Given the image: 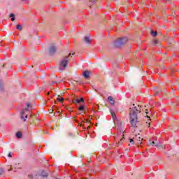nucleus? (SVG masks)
I'll return each instance as SVG.
<instances>
[{
  "instance_id": "16",
  "label": "nucleus",
  "mask_w": 179,
  "mask_h": 179,
  "mask_svg": "<svg viewBox=\"0 0 179 179\" xmlns=\"http://www.w3.org/2000/svg\"><path fill=\"white\" fill-rule=\"evenodd\" d=\"M79 111H84L85 110V106L83 105L80 106L78 108Z\"/></svg>"
},
{
  "instance_id": "5",
  "label": "nucleus",
  "mask_w": 179,
  "mask_h": 179,
  "mask_svg": "<svg viewBox=\"0 0 179 179\" xmlns=\"http://www.w3.org/2000/svg\"><path fill=\"white\" fill-rule=\"evenodd\" d=\"M115 141H116V142H118V145H122V143L124 142V141H125V138L124 137V133H118L115 137Z\"/></svg>"
},
{
  "instance_id": "20",
  "label": "nucleus",
  "mask_w": 179,
  "mask_h": 179,
  "mask_svg": "<svg viewBox=\"0 0 179 179\" xmlns=\"http://www.w3.org/2000/svg\"><path fill=\"white\" fill-rule=\"evenodd\" d=\"M16 29H17V30H22V25L17 24V27H16Z\"/></svg>"
},
{
  "instance_id": "27",
  "label": "nucleus",
  "mask_w": 179,
  "mask_h": 179,
  "mask_svg": "<svg viewBox=\"0 0 179 179\" xmlns=\"http://www.w3.org/2000/svg\"><path fill=\"white\" fill-rule=\"evenodd\" d=\"M151 145H152V146H154V145H155V141H152V142L151 143Z\"/></svg>"
},
{
  "instance_id": "15",
  "label": "nucleus",
  "mask_w": 179,
  "mask_h": 179,
  "mask_svg": "<svg viewBox=\"0 0 179 179\" xmlns=\"http://www.w3.org/2000/svg\"><path fill=\"white\" fill-rule=\"evenodd\" d=\"M150 34H152V36H153V37H156V36H157V31H151Z\"/></svg>"
},
{
  "instance_id": "3",
  "label": "nucleus",
  "mask_w": 179,
  "mask_h": 179,
  "mask_svg": "<svg viewBox=\"0 0 179 179\" xmlns=\"http://www.w3.org/2000/svg\"><path fill=\"white\" fill-rule=\"evenodd\" d=\"M29 107H30V103H26V108L21 111V120H22L23 122H26V118L29 117V114H30V110H29Z\"/></svg>"
},
{
  "instance_id": "19",
  "label": "nucleus",
  "mask_w": 179,
  "mask_h": 179,
  "mask_svg": "<svg viewBox=\"0 0 179 179\" xmlns=\"http://www.w3.org/2000/svg\"><path fill=\"white\" fill-rule=\"evenodd\" d=\"M129 142L131 145H135V141H134V137L132 138H129Z\"/></svg>"
},
{
  "instance_id": "8",
  "label": "nucleus",
  "mask_w": 179,
  "mask_h": 179,
  "mask_svg": "<svg viewBox=\"0 0 179 179\" xmlns=\"http://www.w3.org/2000/svg\"><path fill=\"white\" fill-rule=\"evenodd\" d=\"M108 101L111 104V106H114L115 104V101L114 100V98L113 96H108Z\"/></svg>"
},
{
  "instance_id": "4",
  "label": "nucleus",
  "mask_w": 179,
  "mask_h": 179,
  "mask_svg": "<svg viewBox=\"0 0 179 179\" xmlns=\"http://www.w3.org/2000/svg\"><path fill=\"white\" fill-rule=\"evenodd\" d=\"M127 41H128V38L125 37L117 38L115 41L114 46L115 48H120V47H121L122 45H124V44H127Z\"/></svg>"
},
{
  "instance_id": "24",
  "label": "nucleus",
  "mask_w": 179,
  "mask_h": 179,
  "mask_svg": "<svg viewBox=\"0 0 179 179\" xmlns=\"http://www.w3.org/2000/svg\"><path fill=\"white\" fill-rule=\"evenodd\" d=\"M90 2H92V3H94V2H97V0H89Z\"/></svg>"
},
{
  "instance_id": "13",
  "label": "nucleus",
  "mask_w": 179,
  "mask_h": 179,
  "mask_svg": "<svg viewBox=\"0 0 179 179\" xmlns=\"http://www.w3.org/2000/svg\"><path fill=\"white\" fill-rule=\"evenodd\" d=\"M145 127H147V128H150V119H149L146 122H145Z\"/></svg>"
},
{
  "instance_id": "22",
  "label": "nucleus",
  "mask_w": 179,
  "mask_h": 179,
  "mask_svg": "<svg viewBox=\"0 0 179 179\" xmlns=\"http://www.w3.org/2000/svg\"><path fill=\"white\" fill-rule=\"evenodd\" d=\"M159 43V41L158 40H154L153 41V43H154V45H156V44H157Z\"/></svg>"
},
{
  "instance_id": "9",
  "label": "nucleus",
  "mask_w": 179,
  "mask_h": 179,
  "mask_svg": "<svg viewBox=\"0 0 179 179\" xmlns=\"http://www.w3.org/2000/svg\"><path fill=\"white\" fill-rule=\"evenodd\" d=\"M73 103H85V99L81 97L80 99H73Z\"/></svg>"
},
{
  "instance_id": "17",
  "label": "nucleus",
  "mask_w": 179,
  "mask_h": 179,
  "mask_svg": "<svg viewBox=\"0 0 179 179\" xmlns=\"http://www.w3.org/2000/svg\"><path fill=\"white\" fill-rule=\"evenodd\" d=\"M85 42L87 43V44H90V39L89 38V37L85 36Z\"/></svg>"
},
{
  "instance_id": "33",
  "label": "nucleus",
  "mask_w": 179,
  "mask_h": 179,
  "mask_svg": "<svg viewBox=\"0 0 179 179\" xmlns=\"http://www.w3.org/2000/svg\"><path fill=\"white\" fill-rule=\"evenodd\" d=\"M22 1H24V0H22Z\"/></svg>"
},
{
  "instance_id": "25",
  "label": "nucleus",
  "mask_w": 179,
  "mask_h": 179,
  "mask_svg": "<svg viewBox=\"0 0 179 179\" xmlns=\"http://www.w3.org/2000/svg\"><path fill=\"white\" fill-rule=\"evenodd\" d=\"M3 173V170H2V169H0V176H2Z\"/></svg>"
},
{
  "instance_id": "21",
  "label": "nucleus",
  "mask_w": 179,
  "mask_h": 179,
  "mask_svg": "<svg viewBox=\"0 0 179 179\" xmlns=\"http://www.w3.org/2000/svg\"><path fill=\"white\" fill-rule=\"evenodd\" d=\"M57 101H60V103L64 101V99L63 98H57Z\"/></svg>"
},
{
  "instance_id": "32",
  "label": "nucleus",
  "mask_w": 179,
  "mask_h": 179,
  "mask_svg": "<svg viewBox=\"0 0 179 179\" xmlns=\"http://www.w3.org/2000/svg\"><path fill=\"white\" fill-rule=\"evenodd\" d=\"M10 170H12V169H11ZM10 169H8V171H10Z\"/></svg>"
},
{
  "instance_id": "11",
  "label": "nucleus",
  "mask_w": 179,
  "mask_h": 179,
  "mask_svg": "<svg viewBox=\"0 0 179 179\" xmlns=\"http://www.w3.org/2000/svg\"><path fill=\"white\" fill-rule=\"evenodd\" d=\"M41 176L43 177V178H47V177H48V173L43 171Z\"/></svg>"
},
{
  "instance_id": "28",
  "label": "nucleus",
  "mask_w": 179,
  "mask_h": 179,
  "mask_svg": "<svg viewBox=\"0 0 179 179\" xmlns=\"http://www.w3.org/2000/svg\"><path fill=\"white\" fill-rule=\"evenodd\" d=\"M8 157H12V154L10 152L8 154Z\"/></svg>"
},
{
  "instance_id": "30",
  "label": "nucleus",
  "mask_w": 179,
  "mask_h": 179,
  "mask_svg": "<svg viewBox=\"0 0 179 179\" xmlns=\"http://www.w3.org/2000/svg\"><path fill=\"white\" fill-rule=\"evenodd\" d=\"M147 118H149V119H150V117H149V116H148V115H147Z\"/></svg>"
},
{
  "instance_id": "7",
  "label": "nucleus",
  "mask_w": 179,
  "mask_h": 179,
  "mask_svg": "<svg viewBox=\"0 0 179 179\" xmlns=\"http://www.w3.org/2000/svg\"><path fill=\"white\" fill-rule=\"evenodd\" d=\"M83 76H84L85 79H89V78H90V72H89L88 71H85L83 73Z\"/></svg>"
},
{
  "instance_id": "10",
  "label": "nucleus",
  "mask_w": 179,
  "mask_h": 179,
  "mask_svg": "<svg viewBox=\"0 0 179 179\" xmlns=\"http://www.w3.org/2000/svg\"><path fill=\"white\" fill-rule=\"evenodd\" d=\"M110 114L112 115V118L113 121H117V115L114 111H113V110H110Z\"/></svg>"
},
{
  "instance_id": "6",
  "label": "nucleus",
  "mask_w": 179,
  "mask_h": 179,
  "mask_svg": "<svg viewBox=\"0 0 179 179\" xmlns=\"http://www.w3.org/2000/svg\"><path fill=\"white\" fill-rule=\"evenodd\" d=\"M134 141H135L136 145H142V141H143V138H141V136L138 134L134 137Z\"/></svg>"
},
{
  "instance_id": "31",
  "label": "nucleus",
  "mask_w": 179,
  "mask_h": 179,
  "mask_svg": "<svg viewBox=\"0 0 179 179\" xmlns=\"http://www.w3.org/2000/svg\"><path fill=\"white\" fill-rule=\"evenodd\" d=\"M72 55H75V53H73Z\"/></svg>"
},
{
  "instance_id": "18",
  "label": "nucleus",
  "mask_w": 179,
  "mask_h": 179,
  "mask_svg": "<svg viewBox=\"0 0 179 179\" xmlns=\"http://www.w3.org/2000/svg\"><path fill=\"white\" fill-rule=\"evenodd\" d=\"M10 17H11L12 22H15V15L14 14H10Z\"/></svg>"
},
{
  "instance_id": "29",
  "label": "nucleus",
  "mask_w": 179,
  "mask_h": 179,
  "mask_svg": "<svg viewBox=\"0 0 179 179\" xmlns=\"http://www.w3.org/2000/svg\"><path fill=\"white\" fill-rule=\"evenodd\" d=\"M145 113H146V114H148V109L145 110Z\"/></svg>"
},
{
  "instance_id": "1",
  "label": "nucleus",
  "mask_w": 179,
  "mask_h": 179,
  "mask_svg": "<svg viewBox=\"0 0 179 179\" xmlns=\"http://www.w3.org/2000/svg\"><path fill=\"white\" fill-rule=\"evenodd\" d=\"M138 113H142V106L137 105L135 106L134 103L130 106L129 111V119L131 127L133 128H138L139 125V120H138Z\"/></svg>"
},
{
  "instance_id": "12",
  "label": "nucleus",
  "mask_w": 179,
  "mask_h": 179,
  "mask_svg": "<svg viewBox=\"0 0 179 179\" xmlns=\"http://www.w3.org/2000/svg\"><path fill=\"white\" fill-rule=\"evenodd\" d=\"M22 136L23 134H22V131H17L16 133V136L18 139H20V138H22Z\"/></svg>"
},
{
  "instance_id": "23",
  "label": "nucleus",
  "mask_w": 179,
  "mask_h": 179,
  "mask_svg": "<svg viewBox=\"0 0 179 179\" xmlns=\"http://www.w3.org/2000/svg\"><path fill=\"white\" fill-rule=\"evenodd\" d=\"M48 111H49L50 114H52V113L54 112V109L50 108V109L48 110Z\"/></svg>"
},
{
  "instance_id": "26",
  "label": "nucleus",
  "mask_w": 179,
  "mask_h": 179,
  "mask_svg": "<svg viewBox=\"0 0 179 179\" xmlns=\"http://www.w3.org/2000/svg\"><path fill=\"white\" fill-rule=\"evenodd\" d=\"M29 178L33 179V175H28Z\"/></svg>"
},
{
  "instance_id": "2",
  "label": "nucleus",
  "mask_w": 179,
  "mask_h": 179,
  "mask_svg": "<svg viewBox=\"0 0 179 179\" xmlns=\"http://www.w3.org/2000/svg\"><path fill=\"white\" fill-rule=\"evenodd\" d=\"M71 55H72V53H69L68 56H64L60 61L59 64V71H64V69H66V66H68V64L69 62V57H71Z\"/></svg>"
},
{
  "instance_id": "14",
  "label": "nucleus",
  "mask_w": 179,
  "mask_h": 179,
  "mask_svg": "<svg viewBox=\"0 0 179 179\" xmlns=\"http://www.w3.org/2000/svg\"><path fill=\"white\" fill-rule=\"evenodd\" d=\"M56 51V49L54 46H52L50 48V52H51V54L55 52Z\"/></svg>"
}]
</instances>
